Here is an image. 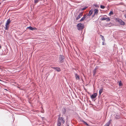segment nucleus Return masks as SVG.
<instances>
[{"mask_svg": "<svg viewBox=\"0 0 126 126\" xmlns=\"http://www.w3.org/2000/svg\"><path fill=\"white\" fill-rule=\"evenodd\" d=\"M77 26L79 30L82 29L84 27L83 24L81 23L78 24Z\"/></svg>", "mask_w": 126, "mask_h": 126, "instance_id": "nucleus-1", "label": "nucleus"}, {"mask_svg": "<svg viewBox=\"0 0 126 126\" xmlns=\"http://www.w3.org/2000/svg\"><path fill=\"white\" fill-rule=\"evenodd\" d=\"M116 21L118 22L121 25H125V22L120 19L119 18L117 19Z\"/></svg>", "mask_w": 126, "mask_h": 126, "instance_id": "nucleus-2", "label": "nucleus"}, {"mask_svg": "<svg viewBox=\"0 0 126 126\" xmlns=\"http://www.w3.org/2000/svg\"><path fill=\"white\" fill-rule=\"evenodd\" d=\"M63 119L64 118H63L59 117L58 118V123H61L62 122L64 124V121Z\"/></svg>", "mask_w": 126, "mask_h": 126, "instance_id": "nucleus-3", "label": "nucleus"}, {"mask_svg": "<svg viewBox=\"0 0 126 126\" xmlns=\"http://www.w3.org/2000/svg\"><path fill=\"white\" fill-rule=\"evenodd\" d=\"M64 56L62 55H60L59 58V62L60 63H63L64 61Z\"/></svg>", "mask_w": 126, "mask_h": 126, "instance_id": "nucleus-4", "label": "nucleus"}, {"mask_svg": "<svg viewBox=\"0 0 126 126\" xmlns=\"http://www.w3.org/2000/svg\"><path fill=\"white\" fill-rule=\"evenodd\" d=\"M97 95V94L96 93H94L91 96V97L92 99L95 98Z\"/></svg>", "mask_w": 126, "mask_h": 126, "instance_id": "nucleus-5", "label": "nucleus"}, {"mask_svg": "<svg viewBox=\"0 0 126 126\" xmlns=\"http://www.w3.org/2000/svg\"><path fill=\"white\" fill-rule=\"evenodd\" d=\"M82 13H80L79 14L78 16H77V18H76V20H78L79 19V18H80L82 16Z\"/></svg>", "mask_w": 126, "mask_h": 126, "instance_id": "nucleus-6", "label": "nucleus"}, {"mask_svg": "<svg viewBox=\"0 0 126 126\" xmlns=\"http://www.w3.org/2000/svg\"><path fill=\"white\" fill-rule=\"evenodd\" d=\"M66 112V109L65 108H64L62 110V112L63 114H64Z\"/></svg>", "mask_w": 126, "mask_h": 126, "instance_id": "nucleus-7", "label": "nucleus"}, {"mask_svg": "<svg viewBox=\"0 0 126 126\" xmlns=\"http://www.w3.org/2000/svg\"><path fill=\"white\" fill-rule=\"evenodd\" d=\"M28 29L31 30H36L37 29L36 28H33L31 26H30L27 28Z\"/></svg>", "mask_w": 126, "mask_h": 126, "instance_id": "nucleus-8", "label": "nucleus"}, {"mask_svg": "<svg viewBox=\"0 0 126 126\" xmlns=\"http://www.w3.org/2000/svg\"><path fill=\"white\" fill-rule=\"evenodd\" d=\"M75 77L76 79L79 80L80 79L79 76L77 74H75Z\"/></svg>", "mask_w": 126, "mask_h": 126, "instance_id": "nucleus-9", "label": "nucleus"}, {"mask_svg": "<svg viewBox=\"0 0 126 126\" xmlns=\"http://www.w3.org/2000/svg\"><path fill=\"white\" fill-rule=\"evenodd\" d=\"M98 10L97 9H95L94 10V15L97 14L98 13Z\"/></svg>", "mask_w": 126, "mask_h": 126, "instance_id": "nucleus-10", "label": "nucleus"}, {"mask_svg": "<svg viewBox=\"0 0 126 126\" xmlns=\"http://www.w3.org/2000/svg\"><path fill=\"white\" fill-rule=\"evenodd\" d=\"M86 17V15H85L84 16H83L82 18L80 20V21H83L85 18Z\"/></svg>", "mask_w": 126, "mask_h": 126, "instance_id": "nucleus-11", "label": "nucleus"}, {"mask_svg": "<svg viewBox=\"0 0 126 126\" xmlns=\"http://www.w3.org/2000/svg\"><path fill=\"white\" fill-rule=\"evenodd\" d=\"M110 120L105 125V126H109L110 124Z\"/></svg>", "mask_w": 126, "mask_h": 126, "instance_id": "nucleus-12", "label": "nucleus"}, {"mask_svg": "<svg viewBox=\"0 0 126 126\" xmlns=\"http://www.w3.org/2000/svg\"><path fill=\"white\" fill-rule=\"evenodd\" d=\"M10 22H11V21H10V19H8L7 20V21L6 22V25H8L9 24V23H10Z\"/></svg>", "mask_w": 126, "mask_h": 126, "instance_id": "nucleus-13", "label": "nucleus"}, {"mask_svg": "<svg viewBox=\"0 0 126 126\" xmlns=\"http://www.w3.org/2000/svg\"><path fill=\"white\" fill-rule=\"evenodd\" d=\"M93 11L92 10H91L89 11V14H88V16H90L93 13Z\"/></svg>", "mask_w": 126, "mask_h": 126, "instance_id": "nucleus-14", "label": "nucleus"}, {"mask_svg": "<svg viewBox=\"0 0 126 126\" xmlns=\"http://www.w3.org/2000/svg\"><path fill=\"white\" fill-rule=\"evenodd\" d=\"M97 69V68H95L93 71V75L94 76L96 72V70Z\"/></svg>", "mask_w": 126, "mask_h": 126, "instance_id": "nucleus-15", "label": "nucleus"}, {"mask_svg": "<svg viewBox=\"0 0 126 126\" xmlns=\"http://www.w3.org/2000/svg\"><path fill=\"white\" fill-rule=\"evenodd\" d=\"M103 91V88H101V89H100L99 90V93L100 95H101V93H102Z\"/></svg>", "mask_w": 126, "mask_h": 126, "instance_id": "nucleus-16", "label": "nucleus"}, {"mask_svg": "<svg viewBox=\"0 0 126 126\" xmlns=\"http://www.w3.org/2000/svg\"><path fill=\"white\" fill-rule=\"evenodd\" d=\"M8 25H6V24H5V29L6 30H8L9 29V26H8Z\"/></svg>", "mask_w": 126, "mask_h": 126, "instance_id": "nucleus-17", "label": "nucleus"}, {"mask_svg": "<svg viewBox=\"0 0 126 126\" xmlns=\"http://www.w3.org/2000/svg\"><path fill=\"white\" fill-rule=\"evenodd\" d=\"M56 70L58 72H59L61 71V69L60 68L57 67Z\"/></svg>", "mask_w": 126, "mask_h": 126, "instance_id": "nucleus-18", "label": "nucleus"}, {"mask_svg": "<svg viewBox=\"0 0 126 126\" xmlns=\"http://www.w3.org/2000/svg\"><path fill=\"white\" fill-rule=\"evenodd\" d=\"M100 36H101V39L104 41H105V38L103 36H102L101 35H100Z\"/></svg>", "mask_w": 126, "mask_h": 126, "instance_id": "nucleus-19", "label": "nucleus"}, {"mask_svg": "<svg viewBox=\"0 0 126 126\" xmlns=\"http://www.w3.org/2000/svg\"><path fill=\"white\" fill-rule=\"evenodd\" d=\"M106 18L104 17H103L101 18V20H104L106 19Z\"/></svg>", "mask_w": 126, "mask_h": 126, "instance_id": "nucleus-20", "label": "nucleus"}, {"mask_svg": "<svg viewBox=\"0 0 126 126\" xmlns=\"http://www.w3.org/2000/svg\"><path fill=\"white\" fill-rule=\"evenodd\" d=\"M123 85V84L121 82V81H120L119 82V86H121Z\"/></svg>", "mask_w": 126, "mask_h": 126, "instance_id": "nucleus-21", "label": "nucleus"}, {"mask_svg": "<svg viewBox=\"0 0 126 126\" xmlns=\"http://www.w3.org/2000/svg\"><path fill=\"white\" fill-rule=\"evenodd\" d=\"M113 13L112 11H111L110 12V13L109 14V15L110 16L111 15H112L113 14Z\"/></svg>", "mask_w": 126, "mask_h": 126, "instance_id": "nucleus-22", "label": "nucleus"}, {"mask_svg": "<svg viewBox=\"0 0 126 126\" xmlns=\"http://www.w3.org/2000/svg\"><path fill=\"white\" fill-rule=\"evenodd\" d=\"M83 122L87 126H89L88 124L85 121H83Z\"/></svg>", "mask_w": 126, "mask_h": 126, "instance_id": "nucleus-23", "label": "nucleus"}, {"mask_svg": "<svg viewBox=\"0 0 126 126\" xmlns=\"http://www.w3.org/2000/svg\"><path fill=\"white\" fill-rule=\"evenodd\" d=\"M57 126H61V123H58L57 124Z\"/></svg>", "mask_w": 126, "mask_h": 126, "instance_id": "nucleus-24", "label": "nucleus"}, {"mask_svg": "<svg viewBox=\"0 0 126 126\" xmlns=\"http://www.w3.org/2000/svg\"><path fill=\"white\" fill-rule=\"evenodd\" d=\"M87 7H85L82 9V10H85V9H86L87 8Z\"/></svg>", "mask_w": 126, "mask_h": 126, "instance_id": "nucleus-25", "label": "nucleus"}, {"mask_svg": "<svg viewBox=\"0 0 126 126\" xmlns=\"http://www.w3.org/2000/svg\"><path fill=\"white\" fill-rule=\"evenodd\" d=\"M105 7L103 5H101L100 6V8H101L103 9Z\"/></svg>", "mask_w": 126, "mask_h": 126, "instance_id": "nucleus-26", "label": "nucleus"}, {"mask_svg": "<svg viewBox=\"0 0 126 126\" xmlns=\"http://www.w3.org/2000/svg\"><path fill=\"white\" fill-rule=\"evenodd\" d=\"M106 20H107V21H110V18L108 17L107 18H106Z\"/></svg>", "mask_w": 126, "mask_h": 126, "instance_id": "nucleus-27", "label": "nucleus"}, {"mask_svg": "<svg viewBox=\"0 0 126 126\" xmlns=\"http://www.w3.org/2000/svg\"><path fill=\"white\" fill-rule=\"evenodd\" d=\"M94 6L96 7H98L99 6L98 5L96 4L94 5Z\"/></svg>", "mask_w": 126, "mask_h": 126, "instance_id": "nucleus-28", "label": "nucleus"}, {"mask_svg": "<svg viewBox=\"0 0 126 126\" xmlns=\"http://www.w3.org/2000/svg\"><path fill=\"white\" fill-rule=\"evenodd\" d=\"M34 1L35 3H37L38 2V0H34Z\"/></svg>", "mask_w": 126, "mask_h": 126, "instance_id": "nucleus-29", "label": "nucleus"}, {"mask_svg": "<svg viewBox=\"0 0 126 126\" xmlns=\"http://www.w3.org/2000/svg\"><path fill=\"white\" fill-rule=\"evenodd\" d=\"M52 68L53 69H54L55 70H56V67H52Z\"/></svg>", "mask_w": 126, "mask_h": 126, "instance_id": "nucleus-30", "label": "nucleus"}, {"mask_svg": "<svg viewBox=\"0 0 126 126\" xmlns=\"http://www.w3.org/2000/svg\"><path fill=\"white\" fill-rule=\"evenodd\" d=\"M104 41H103V42H102V45H105V44H104Z\"/></svg>", "mask_w": 126, "mask_h": 126, "instance_id": "nucleus-31", "label": "nucleus"}, {"mask_svg": "<svg viewBox=\"0 0 126 126\" xmlns=\"http://www.w3.org/2000/svg\"><path fill=\"white\" fill-rule=\"evenodd\" d=\"M1 48V47L0 46V49Z\"/></svg>", "mask_w": 126, "mask_h": 126, "instance_id": "nucleus-32", "label": "nucleus"}, {"mask_svg": "<svg viewBox=\"0 0 126 126\" xmlns=\"http://www.w3.org/2000/svg\"><path fill=\"white\" fill-rule=\"evenodd\" d=\"M125 17L126 18V15H125Z\"/></svg>", "mask_w": 126, "mask_h": 126, "instance_id": "nucleus-33", "label": "nucleus"}, {"mask_svg": "<svg viewBox=\"0 0 126 126\" xmlns=\"http://www.w3.org/2000/svg\"><path fill=\"white\" fill-rule=\"evenodd\" d=\"M0 4H1V3H0Z\"/></svg>", "mask_w": 126, "mask_h": 126, "instance_id": "nucleus-34", "label": "nucleus"}, {"mask_svg": "<svg viewBox=\"0 0 126 126\" xmlns=\"http://www.w3.org/2000/svg\"><path fill=\"white\" fill-rule=\"evenodd\" d=\"M67 126H69V125H68Z\"/></svg>", "mask_w": 126, "mask_h": 126, "instance_id": "nucleus-35", "label": "nucleus"}]
</instances>
